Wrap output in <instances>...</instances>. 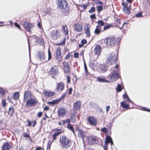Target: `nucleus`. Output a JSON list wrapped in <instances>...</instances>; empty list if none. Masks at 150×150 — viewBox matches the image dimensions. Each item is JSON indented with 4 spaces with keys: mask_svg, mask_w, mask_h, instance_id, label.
I'll use <instances>...</instances> for the list:
<instances>
[{
    "mask_svg": "<svg viewBox=\"0 0 150 150\" xmlns=\"http://www.w3.org/2000/svg\"><path fill=\"white\" fill-rule=\"evenodd\" d=\"M58 6L64 14H66L69 10L67 3L66 0H59Z\"/></svg>",
    "mask_w": 150,
    "mask_h": 150,
    "instance_id": "1",
    "label": "nucleus"
},
{
    "mask_svg": "<svg viewBox=\"0 0 150 150\" xmlns=\"http://www.w3.org/2000/svg\"><path fill=\"white\" fill-rule=\"evenodd\" d=\"M59 141L63 148H68L71 145V142L69 139L65 136H60Z\"/></svg>",
    "mask_w": 150,
    "mask_h": 150,
    "instance_id": "2",
    "label": "nucleus"
},
{
    "mask_svg": "<svg viewBox=\"0 0 150 150\" xmlns=\"http://www.w3.org/2000/svg\"><path fill=\"white\" fill-rule=\"evenodd\" d=\"M117 55L114 53L108 55L106 61V63L109 65H112L115 63L117 60Z\"/></svg>",
    "mask_w": 150,
    "mask_h": 150,
    "instance_id": "3",
    "label": "nucleus"
},
{
    "mask_svg": "<svg viewBox=\"0 0 150 150\" xmlns=\"http://www.w3.org/2000/svg\"><path fill=\"white\" fill-rule=\"evenodd\" d=\"M104 42L106 45L108 46H113L116 42L115 38L110 36L105 38Z\"/></svg>",
    "mask_w": 150,
    "mask_h": 150,
    "instance_id": "4",
    "label": "nucleus"
},
{
    "mask_svg": "<svg viewBox=\"0 0 150 150\" xmlns=\"http://www.w3.org/2000/svg\"><path fill=\"white\" fill-rule=\"evenodd\" d=\"M119 71L117 69L113 70L111 73V76L110 77V79L111 81H115L118 78Z\"/></svg>",
    "mask_w": 150,
    "mask_h": 150,
    "instance_id": "5",
    "label": "nucleus"
},
{
    "mask_svg": "<svg viewBox=\"0 0 150 150\" xmlns=\"http://www.w3.org/2000/svg\"><path fill=\"white\" fill-rule=\"evenodd\" d=\"M122 5L123 6V11L125 13L127 14H129L130 13V6L131 4L126 2H122Z\"/></svg>",
    "mask_w": 150,
    "mask_h": 150,
    "instance_id": "6",
    "label": "nucleus"
},
{
    "mask_svg": "<svg viewBox=\"0 0 150 150\" xmlns=\"http://www.w3.org/2000/svg\"><path fill=\"white\" fill-rule=\"evenodd\" d=\"M38 59L43 62L47 61L46 59L45 55L43 52H38L37 54Z\"/></svg>",
    "mask_w": 150,
    "mask_h": 150,
    "instance_id": "7",
    "label": "nucleus"
},
{
    "mask_svg": "<svg viewBox=\"0 0 150 150\" xmlns=\"http://www.w3.org/2000/svg\"><path fill=\"white\" fill-rule=\"evenodd\" d=\"M60 33L57 30H53L50 33V36L54 40H56L59 38L60 36Z\"/></svg>",
    "mask_w": 150,
    "mask_h": 150,
    "instance_id": "8",
    "label": "nucleus"
},
{
    "mask_svg": "<svg viewBox=\"0 0 150 150\" xmlns=\"http://www.w3.org/2000/svg\"><path fill=\"white\" fill-rule=\"evenodd\" d=\"M37 102V101L35 98H31L27 100L26 106L27 107L32 106L35 105Z\"/></svg>",
    "mask_w": 150,
    "mask_h": 150,
    "instance_id": "9",
    "label": "nucleus"
},
{
    "mask_svg": "<svg viewBox=\"0 0 150 150\" xmlns=\"http://www.w3.org/2000/svg\"><path fill=\"white\" fill-rule=\"evenodd\" d=\"M50 72L52 77H53L56 75L58 73V67L56 66L52 67L50 70Z\"/></svg>",
    "mask_w": 150,
    "mask_h": 150,
    "instance_id": "10",
    "label": "nucleus"
},
{
    "mask_svg": "<svg viewBox=\"0 0 150 150\" xmlns=\"http://www.w3.org/2000/svg\"><path fill=\"white\" fill-rule=\"evenodd\" d=\"M88 120L89 124L91 125L96 126L97 124V119L93 116L88 117Z\"/></svg>",
    "mask_w": 150,
    "mask_h": 150,
    "instance_id": "11",
    "label": "nucleus"
},
{
    "mask_svg": "<svg viewBox=\"0 0 150 150\" xmlns=\"http://www.w3.org/2000/svg\"><path fill=\"white\" fill-rule=\"evenodd\" d=\"M64 84L62 82L57 83L56 87L57 91L58 92H61L64 90Z\"/></svg>",
    "mask_w": 150,
    "mask_h": 150,
    "instance_id": "12",
    "label": "nucleus"
},
{
    "mask_svg": "<svg viewBox=\"0 0 150 150\" xmlns=\"http://www.w3.org/2000/svg\"><path fill=\"white\" fill-rule=\"evenodd\" d=\"M101 46L98 45H96L94 49V54L96 56V57H98L99 55L101 50Z\"/></svg>",
    "mask_w": 150,
    "mask_h": 150,
    "instance_id": "13",
    "label": "nucleus"
},
{
    "mask_svg": "<svg viewBox=\"0 0 150 150\" xmlns=\"http://www.w3.org/2000/svg\"><path fill=\"white\" fill-rule=\"evenodd\" d=\"M58 115L59 117H63L66 115V111L64 108H59L58 111Z\"/></svg>",
    "mask_w": 150,
    "mask_h": 150,
    "instance_id": "14",
    "label": "nucleus"
},
{
    "mask_svg": "<svg viewBox=\"0 0 150 150\" xmlns=\"http://www.w3.org/2000/svg\"><path fill=\"white\" fill-rule=\"evenodd\" d=\"M23 26L26 30L30 32L31 28L32 27V25L27 21H25L23 25Z\"/></svg>",
    "mask_w": 150,
    "mask_h": 150,
    "instance_id": "15",
    "label": "nucleus"
},
{
    "mask_svg": "<svg viewBox=\"0 0 150 150\" xmlns=\"http://www.w3.org/2000/svg\"><path fill=\"white\" fill-rule=\"evenodd\" d=\"M126 23H124L123 24L122 23L121 24L120 20L119 19H118L115 22V27H118L120 29L122 28L123 26Z\"/></svg>",
    "mask_w": 150,
    "mask_h": 150,
    "instance_id": "16",
    "label": "nucleus"
},
{
    "mask_svg": "<svg viewBox=\"0 0 150 150\" xmlns=\"http://www.w3.org/2000/svg\"><path fill=\"white\" fill-rule=\"evenodd\" d=\"M63 64L64 67V71L65 72L70 73V69L68 62H65L63 63Z\"/></svg>",
    "mask_w": 150,
    "mask_h": 150,
    "instance_id": "17",
    "label": "nucleus"
},
{
    "mask_svg": "<svg viewBox=\"0 0 150 150\" xmlns=\"http://www.w3.org/2000/svg\"><path fill=\"white\" fill-rule=\"evenodd\" d=\"M90 25L87 24L85 26L84 28V31L86 34V36L89 37L90 35Z\"/></svg>",
    "mask_w": 150,
    "mask_h": 150,
    "instance_id": "18",
    "label": "nucleus"
},
{
    "mask_svg": "<svg viewBox=\"0 0 150 150\" xmlns=\"http://www.w3.org/2000/svg\"><path fill=\"white\" fill-rule=\"evenodd\" d=\"M82 27L81 24L75 23L74 24V29L77 32H80L82 31Z\"/></svg>",
    "mask_w": 150,
    "mask_h": 150,
    "instance_id": "19",
    "label": "nucleus"
},
{
    "mask_svg": "<svg viewBox=\"0 0 150 150\" xmlns=\"http://www.w3.org/2000/svg\"><path fill=\"white\" fill-rule=\"evenodd\" d=\"M81 103L80 101H77L74 104V109L78 110L80 109Z\"/></svg>",
    "mask_w": 150,
    "mask_h": 150,
    "instance_id": "20",
    "label": "nucleus"
},
{
    "mask_svg": "<svg viewBox=\"0 0 150 150\" xmlns=\"http://www.w3.org/2000/svg\"><path fill=\"white\" fill-rule=\"evenodd\" d=\"M78 136L82 139H83V141H84L83 139L85 137V132L81 129H79L78 130Z\"/></svg>",
    "mask_w": 150,
    "mask_h": 150,
    "instance_id": "21",
    "label": "nucleus"
},
{
    "mask_svg": "<svg viewBox=\"0 0 150 150\" xmlns=\"http://www.w3.org/2000/svg\"><path fill=\"white\" fill-rule=\"evenodd\" d=\"M57 58L59 61H60L61 59V49L58 48L56 50Z\"/></svg>",
    "mask_w": 150,
    "mask_h": 150,
    "instance_id": "22",
    "label": "nucleus"
},
{
    "mask_svg": "<svg viewBox=\"0 0 150 150\" xmlns=\"http://www.w3.org/2000/svg\"><path fill=\"white\" fill-rule=\"evenodd\" d=\"M11 148L8 142H6L3 144L2 149V150H10Z\"/></svg>",
    "mask_w": 150,
    "mask_h": 150,
    "instance_id": "23",
    "label": "nucleus"
},
{
    "mask_svg": "<svg viewBox=\"0 0 150 150\" xmlns=\"http://www.w3.org/2000/svg\"><path fill=\"white\" fill-rule=\"evenodd\" d=\"M96 81L100 82H109L110 81L106 80L104 77H98L96 78Z\"/></svg>",
    "mask_w": 150,
    "mask_h": 150,
    "instance_id": "24",
    "label": "nucleus"
},
{
    "mask_svg": "<svg viewBox=\"0 0 150 150\" xmlns=\"http://www.w3.org/2000/svg\"><path fill=\"white\" fill-rule=\"evenodd\" d=\"M34 39H35L37 42V43H39L40 45H42L44 43V40L43 38H38L35 37L34 38Z\"/></svg>",
    "mask_w": 150,
    "mask_h": 150,
    "instance_id": "25",
    "label": "nucleus"
},
{
    "mask_svg": "<svg viewBox=\"0 0 150 150\" xmlns=\"http://www.w3.org/2000/svg\"><path fill=\"white\" fill-rule=\"evenodd\" d=\"M62 31L65 35H67L69 32L67 27L65 25L63 26Z\"/></svg>",
    "mask_w": 150,
    "mask_h": 150,
    "instance_id": "26",
    "label": "nucleus"
},
{
    "mask_svg": "<svg viewBox=\"0 0 150 150\" xmlns=\"http://www.w3.org/2000/svg\"><path fill=\"white\" fill-rule=\"evenodd\" d=\"M101 32V28L99 26H96L94 33L95 34L98 35Z\"/></svg>",
    "mask_w": 150,
    "mask_h": 150,
    "instance_id": "27",
    "label": "nucleus"
},
{
    "mask_svg": "<svg viewBox=\"0 0 150 150\" xmlns=\"http://www.w3.org/2000/svg\"><path fill=\"white\" fill-rule=\"evenodd\" d=\"M100 69L101 71H105L108 70V68L106 65L103 64L100 65Z\"/></svg>",
    "mask_w": 150,
    "mask_h": 150,
    "instance_id": "28",
    "label": "nucleus"
},
{
    "mask_svg": "<svg viewBox=\"0 0 150 150\" xmlns=\"http://www.w3.org/2000/svg\"><path fill=\"white\" fill-rule=\"evenodd\" d=\"M76 113L75 112H74L71 114L70 119L73 123L75 122L76 121Z\"/></svg>",
    "mask_w": 150,
    "mask_h": 150,
    "instance_id": "29",
    "label": "nucleus"
},
{
    "mask_svg": "<svg viewBox=\"0 0 150 150\" xmlns=\"http://www.w3.org/2000/svg\"><path fill=\"white\" fill-rule=\"evenodd\" d=\"M31 93L30 92L26 91H25L24 93V100H26L28 98V96L30 97Z\"/></svg>",
    "mask_w": 150,
    "mask_h": 150,
    "instance_id": "30",
    "label": "nucleus"
},
{
    "mask_svg": "<svg viewBox=\"0 0 150 150\" xmlns=\"http://www.w3.org/2000/svg\"><path fill=\"white\" fill-rule=\"evenodd\" d=\"M88 141L89 144H92L96 142V139L94 138H90L88 139Z\"/></svg>",
    "mask_w": 150,
    "mask_h": 150,
    "instance_id": "31",
    "label": "nucleus"
},
{
    "mask_svg": "<svg viewBox=\"0 0 150 150\" xmlns=\"http://www.w3.org/2000/svg\"><path fill=\"white\" fill-rule=\"evenodd\" d=\"M81 44L79 45V48H81L83 47L84 45L86 44L87 43V41L85 39H83L81 40Z\"/></svg>",
    "mask_w": 150,
    "mask_h": 150,
    "instance_id": "32",
    "label": "nucleus"
},
{
    "mask_svg": "<svg viewBox=\"0 0 150 150\" xmlns=\"http://www.w3.org/2000/svg\"><path fill=\"white\" fill-rule=\"evenodd\" d=\"M121 105L122 107L124 108H128L129 107V105L128 104H126L124 102H121Z\"/></svg>",
    "mask_w": 150,
    "mask_h": 150,
    "instance_id": "33",
    "label": "nucleus"
},
{
    "mask_svg": "<svg viewBox=\"0 0 150 150\" xmlns=\"http://www.w3.org/2000/svg\"><path fill=\"white\" fill-rule=\"evenodd\" d=\"M61 133V132H56L52 135L53 140L54 141L56 139V137Z\"/></svg>",
    "mask_w": 150,
    "mask_h": 150,
    "instance_id": "34",
    "label": "nucleus"
},
{
    "mask_svg": "<svg viewBox=\"0 0 150 150\" xmlns=\"http://www.w3.org/2000/svg\"><path fill=\"white\" fill-rule=\"evenodd\" d=\"M105 141H106L108 142V143L109 142L111 144V145L113 144L111 138L109 136H107L106 139Z\"/></svg>",
    "mask_w": 150,
    "mask_h": 150,
    "instance_id": "35",
    "label": "nucleus"
},
{
    "mask_svg": "<svg viewBox=\"0 0 150 150\" xmlns=\"http://www.w3.org/2000/svg\"><path fill=\"white\" fill-rule=\"evenodd\" d=\"M67 127L69 129H70L72 132L74 134H75L74 128L70 124H68L67 125Z\"/></svg>",
    "mask_w": 150,
    "mask_h": 150,
    "instance_id": "36",
    "label": "nucleus"
},
{
    "mask_svg": "<svg viewBox=\"0 0 150 150\" xmlns=\"http://www.w3.org/2000/svg\"><path fill=\"white\" fill-rule=\"evenodd\" d=\"M14 111V109L12 107H10L9 109V114L11 116L12 115Z\"/></svg>",
    "mask_w": 150,
    "mask_h": 150,
    "instance_id": "37",
    "label": "nucleus"
},
{
    "mask_svg": "<svg viewBox=\"0 0 150 150\" xmlns=\"http://www.w3.org/2000/svg\"><path fill=\"white\" fill-rule=\"evenodd\" d=\"M123 98L124 99H126L127 100L128 102H131V101L129 99L128 96H127V93H125V94L123 95Z\"/></svg>",
    "mask_w": 150,
    "mask_h": 150,
    "instance_id": "38",
    "label": "nucleus"
},
{
    "mask_svg": "<svg viewBox=\"0 0 150 150\" xmlns=\"http://www.w3.org/2000/svg\"><path fill=\"white\" fill-rule=\"evenodd\" d=\"M97 23H98V25L97 26H99V27H100L103 26L104 25V22L102 21L99 20L97 22Z\"/></svg>",
    "mask_w": 150,
    "mask_h": 150,
    "instance_id": "39",
    "label": "nucleus"
},
{
    "mask_svg": "<svg viewBox=\"0 0 150 150\" xmlns=\"http://www.w3.org/2000/svg\"><path fill=\"white\" fill-rule=\"evenodd\" d=\"M116 89L117 91V92H119L121 91L122 90L121 85H120V84H118L117 85Z\"/></svg>",
    "mask_w": 150,
    "mask_h": 150,
    "instance_id": "40",
    "label": "nucleus"
},
{
    "mask_svg": "<svg viewBox=\"0 0 150 150\" xmlns=\"http://www.w3.org/2000/svg\"><path fill=\"white\" fill-rule=\"evenodd\" d=\"M84 69H85V72L86 73V75L87 76V75H88V70H87V67L86 64L85 62L84 63Z\"/></svg>",
    "mask_w": 150,
    "mask_h": 150,
    "instance_id": "41",
    "label": "nucleus"
},
{
    "mask_svg": "<svg viewBox=\"0 0 150 150\" xmlns=\"http://www.w3.org/2000/svg\"><path fill=\"white\" fill-rule=\"evenodd\" d=\"M15 100H17L19 98V94L18 92H16L15 93L13 96Z\"/></svg>",
    "mask_w": 150,
    "mask_h": 150,
    "instance_id": "42",
    "label": "nucleus"
},
{
    "mask_svg": "<svg viewBox=\"0 0 150 150\" xmlns=\"http://www.w3.org/2000/svg\"><path fill=\"white\" fill-rule=\"evenodd\" d=\"M60 100V99H59L58 100H56L54 101H52V102H50L52 104H54L57 103L58 102H59Z\"/></svg>",
    "mask_w": 150,
    "mask_h": 150,
    "instance_id": "43",
    "label": "nucleus"
},
{
    "mask_svg": "<svg viewBox=\"0 0 150 150\" xmlns=\"http://www.w3.org/2000/svg\"><path fill=\"white\" fill-rule=\"evenodd\" d=\"M5 91L2 88L0 89V94L2 96H4L5 93Z\"/></svg>",
    "mask_w": 150,
    "mask_h": 150,
    "instance_id": "44",
    "label": "nucleus"
},
{
    "mask_svg": "<svg viewBox=\"0 0 150 150\" xmlns=\"http://www.w3.org/2000/svg\"><path fill=\"white\" fill-rule=\"evenodd\" d=\"M50 92H48L47 91H46L45 90H44L43 91V93L44 95V96L45 97H49V93Z\"/></svg>",
    "mask_w": 150,
    "mask_h": 150,
    "instance_id": "45",
    "label": "nucleus"
},
{
    "mask_svg": "<svg viewBox=\"0 0 150 150\" xmlns=\"http://www.w3.org/2000/svg\"><path fill=\"white\" fill-rule=\"evenodd\" d=\"M48 59L47 60V61L50 60L52 57L51 53L50 50H48Z\"/></svg>",
    "mask_w": 150,
    "mask_h": 150,
    "instance_id": "46",
    "label": "nucleus"
},
{
    "mask_svg": "<svg viewBox=\"0 0 150 150\" xmlns=\"http://www.w3.org/2000/svg\"><path fill=\"white\" fill-rule=\"evenodd\" d=\"M103 10V6H97V10L98 12L101 11Z\"/></svg>",
    "mask_w": 150,
    "mask_h": 150,
    "instance_id": "47",
    "label": "nucleus"
},
{
    "mask_svg": "<svg viewBox=\"0 0 150 150\" xmlns=\"http://www.w3.org/2000/svg\"><path fill=\"white\" fill-rule=\"evenodd\" d=\"M95 11V8L94 7H92L90 9L89 11V12L90 13H92L94 12Z\"/></svg>",
    "mask_w": 150,
    "mask_h": 150,
    "instance_id": "48",
    "label": "nucleus"
},
{
    "mask_svg": "<svg viewBox=\"0 0 150 150\" xmlns=\"http://www.w3.org/2000/svg\"><path fill=\"white\" fill-rule=\"evenodd\" d=\"M108 145V142L106 141H105L104 146V149L105 150H107V146Z\"/></svg>",
    "mask_w": 150,
    "mask_h": 150,
    "instance_id": "49",
    "label": "nucleus"
},
{
    "mask_svg": "<svg viewBox=\"0 0 150 150\" xmlns=\"http://www.w3.org/2000/svg\"><path fill=\"white\" fill-rule=\"evenodd\" d=\"M101 130L103 132L105 133H106L107 132V129L105 127H104V128H102L101 129Z\"/></svg>",
    "mask_w": 150,
    "mask_h": 150,
    "instance_id": "50",
    "label": "nucleus"
},
{
    "mask_svg": "<svg viewBox=\"0 0 150 150\" xmlns=\"http://www.w3.org/2000/svg\"><path fill=\"white\" fill-rule=\"evenodd\" d=\"M110 25H108L105 26L103 28L104 30L109 28H110Z\"/></svg>",
    "mask_w": 150,
    "mask_h": 150,
    "instance_id": "51",
    "label": "nucleus"
},
{
    "mask_svg": "<svg viewBox=\"0 0 150 150\" xmlns=\"http://www.w3.org/2000/svg\"><path fill=\"white\" fill-rule=\"evenodd\" d=\"M2 104L3 107H5L6 105V102L5 100H2Z\"/></svg>",
    "mask_w": 150,
    "mask_h": 150,
    "instance_id": "52",
    "label": "nucleus"
},
{
    "mask_svg": "<svg viewBox=\"0 0 150 150\" xmlns=\"http://www.w3.org/2000/svg\"><path fill=\"white\" fill-rule=\"evenodd\" d=\"M55 94L54 93V92H49V97H51L54 96Z\"/></svg>",
    "mask_w": 150,
    "mask_h": 150,
    "instance_id": "53",
    "label": "nucleus"
},
{
    "mask_svg": "<svg viewBox=\"0 0 150 150\" xmlns=\"http://www.w3.org/2000/svg\"><path fill=\"white\" fill-rule=\"evenodd\" d=\"M14 25H15V26H16V27H17L19 29H21L20 25L17 23H14Z\"/></svg>",
    "mask_w": 150,
    "mask_h": 150,
    "instance_id": "54",
    "label": "nucleus"
},
{
    "mask_svg": "<svg viewBox=\"0 0 150 150\" xmlns=\"http://www.w3.org/2000/svg\"><path fill=\"white\" fill-rule=\"evenodd\" d=\"M52 142H50V141H49L47 144V148H50Z\"/></svg>",
    "mask_w": 150,
    "mask_h": 150,
    "instance_id": "55",
    "label": "nucleus"
},
{
    "mask_svg": "<svg viewBox=\"0 0 150 150\" xmlns=\"http://www.w3.org/2000/svg\"><path fill=\"white\" fill-rule=\"evenodd\" d=\"M70 54H67L65 57V59H68L70 57Z\"/></svg>",
    "mask_w": 150,
    "mask_h": 150,
    "instance_id": "56",
    "label": "nucleus"
},
{
    "mask_svg": "<svg viewBox=\"0 0 150 150\" xmlns=\"http://www.w3.org/2000/svg\"><path fill=\"white\" fill-rule=\"evenodd\" d=\"M142 16V13L141 12H139L136 15V16L137 17H140Z\"/></svg>",
    "mask_w": 150,
    "mask_h": 150,
    "instance_id": "57",
    "label": "nucleus"
},
{
    "mask_svg": "<svg viewBox=\"0 0 150 150\" xmlns=\"http://www.w3.org/2000/svg\"><path fill=\"white\" fill-rule=\"evenodd\" d=\"M79 54L78 53H75L74 54V57L75 58L79 57Z\"/></svg>",
    "mask_w": 150,
    "mask_h": 150,
    "instance_id": "58",
    "label": "nucleus"
},
{
    "mask_svg": "<svg viewBox=\"0 0 150 150\" xmlns=\"http://www.w3.org/2000/svg\"><path fill=\"white\" fill-rule=\"evenodd\" d=\"M65 38L63 40L62 42L60 43L59 45H64L65 44Z\"/></svg>",
    "mask_w": 150,
    "mask_h": 150,
    "instance_id": "59",
    "label": "nucleus"
},
{
    "mask_svg": "<svg viewBox=\"0 0 150 150\" xmlns=\"http://www.w3.org/2000/svg\"><path fill=\"white\" fill-rule=\"evenodd\" d=\"M28 124L27 126H30L31 125L32 122L28 120H27Z\"/></svg>",
    "mask_w": 150,
    "mask_h": 150,
    "instance_id": "60",
    "label": "nucleus"
},
{
    "mask_svg": "<svg viewBox=\"0 0 150 150\" xmlns=\"http://www.w3.org/2000/svg\"><path fill=\"white\" fill-rule=\"evenodd\" d=\"M42 115V113L41 112H39L37 114V116L38 117H40Z\"/></svg>",
    "mask_w": 150,
    "mask_h": 150,
    "instance_id": "61",
    "label": "nucleus"
},
{
    "mask_svg": "<svg viewBox=\"0 0 150 150\" xmlns=\"http://www.w3.org/2000/svg\"><path fill=\"white\" fill-rule=\"evenodd\" d=\"M72 91V89L71 88H70L69 89V95H70L71 94Z\"/></svg>",
    "mask_w": 150,
    "mask_h": 150,
    "instance_id": "62",
    "label": "nucleus"
},
{
    "mask_svg": "<svg viewBox=\"0 0 150 150\" xmlns=\"http://www.w3.org/2000/svg\"><path fill=\"white\" fill-rule=\"evenodd\" d=\"M96 4H99L100 5H102L103 4V3L102 2L100 1H98L96 2Z\"/></svg>",
    "mask_w": 150,
    "mask_h": 150,
    "instance_id": "63",
    "label": "nucleus"
},
{
    "mask_svg": "<svg viewBox=\"0 0 150 150\" xmlns=\"http://www.w3.org/2000/svg\"><path fill=\"white\" fill-rule=\"evenodd\" d=\"M36 121L35 120L34 122L33 123H32V126L33 127H35V125L36 124Z\"/></svg>",
    "mask_w": 150,
    "mask_h": 150,
    "instance_id": "64",
    "label": "nucleus"
}]
</instances>
